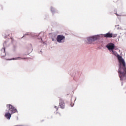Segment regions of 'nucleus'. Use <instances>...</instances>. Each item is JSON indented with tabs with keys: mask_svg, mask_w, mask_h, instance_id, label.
I'll return each mask as SVG.
<instances>
[{
	"mask_svg": "<svg viewBox=\"0 0 126 126\" xmlns=\"http://www.w3.org/2000/svg\"><path fill=\"white\" fill-rule=\"evenodd\" d=\"M118 61L119 63V68L118 69L119 76L120 80H125L126 79V65L125 60L121 56H119Z\"/></svg>",
	"mask_w": 126,
	"mask_h": 126,
	"instance_id": "nucleus-1",
	"label": "nucleus"
},
{
	"mask_svg": "<svg viewBox=\"0 0 126 126\" xmlns=\"http://www.w3.org/2000/svg\"><path fill=\"white\" fill-rule=\"evenodd\" d=\"M6 107L8 109V110H6V112H9L11 114L17 113V110L16 108H15V107H13L11 104H7Z\"/></svg>",
	"mask_w": 126,
	"mask_h": 126,
	"instance_id": "nucleus-2",
	"label": "nucleus"
},
{
	"mask_svg": "<svg viewBox=\"0 0 126 126\" xmlns=\"http://www.w3.org/2000/svg\"><path fill=\"white\" fill-rule=\"evenodd\" d=\"M98 39V36L94 35L87 38V44H92L94 42H95Z\"/></svg>",
	"mask_w": 126,
	"mask_h": 126,
	"instance_id": "nucleus-3",
	"label": "nucleus"
},
{
	"mask_svg": "<svg viewBox=\"0 0 126 126\" xmlns=\"http://www.w3.org/2000/svg\"><path fill=\"white\" fill-rule=\"evenodd\" d=\"M106 47L109 50L112 52L113 55H115V51H114V49H115V44L114 43H109L106 45Z\"/></svg>",
	"mask_w": 126,
	"mask_h": 126,
	"instance_id": "nucleus-4",
	"label": "nucleus"
},
{
	"mask_svg": "<svg viewBox=\"0 0 126 126\" xmlns=\"http://www.w3.org/2000/svg\"><path fill=\"white\" fill-rule=\"evenodd\" d=\"M117 36V34L111 33L109 32L103 34V36L105 37V38H116Z\"/></svg>",
	"mask_w": 126,
	"mask_h": 126,
	"instance_id": "nucleus-5",
	"label": "nucleus"
},
{
	"mask_svg": "<svg viewBox=\"0 0 126 126\" xmlns=\"http://www.w3.org/2000/svg\"><path fill=\"white\" fill-rule=\"evenodd\" d=\"M65 37L63 35H59L57 36V42H58V43H62L63 40L65 39Z\"/></svg>",
	"mask_w": 126,
	"mask_h": 126,
	"instance_id": "nucleus-6",
	"label": "nucleus"
},
{
	"mask_svg": "<svg viewBox=\"0 0 126 126\" xmlns=\"http://www.w3.org/2000/svg\"><path fill=\"white\" fill-rule=\"evenodd\" d=\"M60 108H61V109H64V107L65 106V104L64 103V101L63 100V99H60Z\"/></svg>",
	"mask_w": 126,
	"mask_h": 126,
	"instance_id": "nucleus-7",
	"label": "nucleus"
},
{
	"mask_svg": "<svg viewBox=\"0 0 126 126\" xmlns=\"http://www.w3.org/2000/svg\"><path fill=\"white\" fill-rule=\"evenodd\" d=\"M11 113L10 112H6L5 114V117L7 119V120H10V118H11Z\"/></svg>",
	"mask_w": 126,
	"mask_h": 126,
	"instance_id": "nucleus-8",
	"label": "nucleus"
},
{
	"mask_svg": "<svg viewBox=\"0 0 126 126\" xmlns=\"http://www.w3.org/2000/svg\"><path fill=\"white\" fill-rule=\"evenodd\" d=\"M1 57H5V50H4L3 51L1 52Z\"/></svg>",
	"mask_w": 126,
	"mask_h": 126,
	"instance_id": "nucleus-9",
	"label": "nucleus"
},
{
	"mask_svg": "<svg viewBox=\"0 0 126 126\" xmlns=\"http://www.w3.org/2000/svg\"><path fill=\"white\" fill-rule=\"evenodd\" d=\"M51 11H52L53 14H54V13H55V12H56V10H55V8L53 7H51Z\"/></svg>",
	"mask_w": 126,
	"mask_h": 126,
	"instance_id": "nucleus-10",
	"label": "nucleus"
},
{
	"mask_svg": "<svg viewBox=\"0 0 126 126\" xmlns=\"http://www.w3.org/2000/svg\"><path fill=\"white\" fill-rule=\"evenodd\" d=\"M55 117L56 118H59V117H61V114L57 113Z\"/></svg>",
	"mask_w": 126,
	"mask_h": 126,
	"instance_id": "nucleus-11",
	"label": "nucleus"
},
{
	"mask_svg": "<svg viewBox=\"0 0 126 126\" xmlns=\"http://www.w3.org/2000/svg\"><path fill=\"white\" fill-rule=\"evenodd\" d=\"M54 108H55V109H56L57 111H58V110H59V107H58L57 106H55Z\"/></svg>",
	"mask_w": 126,
	"mask_h": 126,
	"instance_id": "nucleus-12",
	"label": "nucleus"
},
{
	"mask_svg": "<svg viewBox=\"0 0 126 126\" xmlns=\"http://www.w3.org/2000/svg\"><path fill=\"white\" fill-rule=\"evenodd\" d=\"M21 60H26V58H21Z\"/></svg>",
	"mask_w": 126,
	"mask_h": 126,
	"instance_id": "nucleus-13",
	"label": "nucleus"
},
{
	"mask_svg": "<svg viewBox=\"0 0 126 126\" xmlns=\"http://www.w3.org/2000/svg\"><path fill=\"white\" fill-rule=\"evenodd\" d=\"M125 34H126V30H125Z\"/></svg>",
	"mask_w": 126,
	"mask_h": 126,
	"instance_id": "nucleus-14",
	"label": "nucleus"
},
{
	"mask_svg": "<svg viewBox=\"0 0 126 126\" xmlns=\"http://www.w3.org/2000/svg\"><path fill=\"white\" fill-rule=\"evenodd\" d=\"M17 59H21L20 57L18 58Z\"/></svg>",
	"mask_w": 126,
	"mask_h": 126,
	"instance_id": "nucleus-15",
	"label": "nucleus"
},
{
	"mask_svg": "<svg viewBox=\"0 0 126 126\" xmlns=\"http://www.w3.org/2000/svg\"><path fill=\"white\" fill-rule=\"evenodd\" d=\"M1 8H2V7L1 6Z\"/></svg>",
	"mask_w": 126,
	"mask_h": 126,
	"instance_id": "nucleus-16",
	"label": "nucleus"
},
{
	"mask_svg": "<svg viewBox=\"0 0 126 126\" xmlns=\"http://www.w3.org/2000/svg\"><path fill=\"white\" fill-rule=\"evenodd\" d=\"M13 60H15V59H14V58H13Z\"/></svg>",
	"mask_w": 126,
	"mask_h": 126,
	"instance_id": "nucleus-17",
	"label": "nucleus"
}]
</instances>
